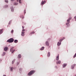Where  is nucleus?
I'll list each match as a JSON object with an SVG mask.
<instances>
[{
    "label": "nucleus",
    "mask_w": 76,
    "mask_h": 76,
    "mask_svg": "<svg viewBox=\"0 0 76 76\" xmlns=\"http://www.w3.org/2000/svg\"><path fill=\"white\" fill-rule=\"evenodd\" d=\"M19 3H21L20 0H19Z\"/></svg>",
    "instance_id": "34"
},
{
    "label": "nucleus",
    "mask_w": 76,
    "mask_h": 76,
    "mask_svg": "<svg viewBox=\"0 0 76 76\" xmlns=\"http://www.w3.org/2000/svg\"><path fill=\"white\" fill-rule=\"evenodd\" d=\"M5 1L6 3H8V1L7 0H5Z\"/></svg>",
    "instance_id": "21"
},
{
    "label": "nucleus",
    "mask_w": 76,
    "mask_h": 76,
    "mask_svg": "<svg viewBox=\"0 0 76 76\" xmlns=\"http://www.w3.org/2000/svg\"><path fill=\"white\" fill-rule=\"evenodd\" d=\"M74 18H75V20L76 21V16Z\"/></svg>",
    "instance_id": "29"
},
{
    "label": "nucleus",
    "mask_w": 76,
    "mask_h": 76,
    "mask_svg": "<svg viewBox=\"0 0 76 76\" xmlns=\"http://www.w3.org/2000/svg\"><path fill=\"white\" fill-rule=\"evenodd\" d=\"M11 10L12 12H13V7H12V8H11Z\"/></svg>",
    "instance_id": "20"
},
{
    "label": "nucleus",
    "mask_w": 76,
    "mask_h": 76,
    "mask_svg": "<svg viewBox=\"0 0 76 76\" xmlns=\"http://www.w3.org/2000/svg\"><path fill=\"white\" fill-rule=\"evenodd\" d=\"M66 66H67V64H63V67H66Z\"/></svg>",
    "instance_id": "10"
},
{
    "label": "nucleus",
    "mask_w": 76,
    "mask_h": 76,
    "mask_svg": "<svg viewBox=\"0 0 76 76\" xmlns=\"http://www.w3.org/2000/svg\"><path fill=\"white\" fill-rule=\"evenodd\" d=\"M14 42L15 43H17V42H18V40L16 39L14 40Z\"/></svg>",
    "instance_id": "14"
},
{
    "label": "nucleus",
    "mask_w": 76,
    "mask_h": 76,
    "mask_svg": "<svg viewBox=\"0 0 76 76\" xmlns=\"http://www.w3.org/2000/svg\"><path fill=\"white\" fill-rule=\"evenodd\" d=\"M44 49V47H42V48L40 49V50H43Z\"/></svg>",
    "instance_id": "16"
},
{
    "label": "nucleus",
    "mask_w": 76,
    "mask_h": 76,
    "mask_svg": "<svg viewBox=\"0 0 76 76\" xmlns=\"http://www.w3.org/2000/svg\"><path fill=\"white\" fill-rule=\"evenodd\" d=\"M3 29H1L0 30V35L2 33H3Z\"/></svg>",
    "instance_id": "6"
},
{
    "label": "nucleus",
    "mask_w": 76,
    "mask_h": 76,
    "mask_svg": "<svg viewBox=\"0 0 76 76\" xmlns=\"http://www.w3.org/2000/svg\"><path fill=\"white\" fill-rule=\"evenodd\" d=\"M15 63V61H12V64H13V63Z\"/></svg>",
    "instance_id": "27"
},
{
    "label": "nucleus",
    "mask_w": 76,
    "mask_h": 76,
    "mask_svg": "<svg viewBox=\"0 0 76 76\" xmlns=\"http://www.w3.org/2000/svg\"><path fill=\"white\" fill-rule=\"evenodd\" d=\"M24 13H26V10H24Z\"/></svg>",
    "instance_id": "28"
},
{
    "label": "nucleus",
    "mask_w": 76,
    "mask_h": 76,
    "mask_svg": "<svg viewBox=\"0 0 76 76\" xmlns=\"http://www.w3.org/2000/svg\"><path fill=\"white\" fill-rule=\"evenodd\" d=\"M14 5H18V3H16V2H15L14 3Z\"/></svg>",
    "instance_id": "18"
},
{
    "label": "nucleus",
    "mask_w": 76,
    "mask_h": 76,
    "mask_svg": "<svg viewBox=\"0 0 76 76\" xmlns=\"http://www.w3.org/2000/svg\"><path fill=\"white\" fill-rule=\"evenodd\" d=\"M11 1H13V0H11Z\"/></svg>",
    "instance_id": "37"
},
{
    "label": "nucleus",
    "mask_w": 76,
    "mask_h": 76,
    "mask_svg": "<svg viewBox=\"0 0 76 76\" xmlns=\"http://www.w3.org/2000/svg\"><path fill=\"white\" fill-rule=\"evenodd\" d=\"M17 1H18V0H17Z\"/></svg>",
    "instance_id": "38"
},
{
    "label": "nucleus",
    "mask_w": 76,
    "mask_h": 76,
    "mask_svg": "<svg viewBox=\"0 0 76 76\" xmlns=\"http://www.w3.org/2000/svg\"><path fill=\"white\" fill-rule=\"evenodd\" d=\"M73 66H76V64H74L73 65Z\"/></svg>",
    "instance_id": "33"
},
{
    "label": "nucleus",
    "mask_w": 76,
    "mask_h": 76,
    "mask_svg": "<svg viewBox=\"0 0 76 76\" xmlns=\"http://www.w3.org/2000/svg\"><path fill=\"white\" fill-rule=\"evenodd\" d=\"M3 76H6V75H4Z\"/></svg>",
    "instance_id": "36"
},
{
    "label": "nucleus",
    "mask_w": 76,
    "mask_h": 76,
    "mask_svg": "<svg viewBox=\"0 0 76 76\" xmlns=\"http://www.w3.org/2000/svg\"><path fill=\"white\" fill-rule=\"evenodd\" d=\"M14 48V47H12V48H11L10 49V52H12V54H13L15 52V50H13V49Z\"/></svg>",
    "instance_id": "4"
},
{
    "label": "nucleus",
    "mask_w": 76,
    "mask_h": 76,
    "mask_svg": "<svg viewBox=\"0 0 76 76\" xmlns=\"http://www.w3.org/2000/svg\"><path fill=\"white\" fill-rule=\"evenodd\" d=\"M50 56V53L49 52L48 54V57H49Z\"/></svg>",
    "instance_id": "15"
},
{
    "label": "nucleus",
    "mask_w": 76,
    "mask_h": 76,
    "mask_svg": "<svg viewBox=\"0 0 76 76\" xmlns=\"http://www.w3.org/2000/svg\"><path fill=\"white\" fill-rule=\"evenodd\" d=\"M23 29H24V27L23 26H22Z\"/></svg>",
    "instance_id": "30"
},
{
    "label": "nucleus",
    "mask_w": 76,
    "mask_h": 76,
    "mask_svg": "<svg viewBox=\"0 0 76 76\" xmlns=\"http://www.w3.org/2000/svg\"><path fill=\"white\" fill-rule=\"evenodd\" d=\"M59 60V54H58V56L56 57V60Z\"/></svg>",
    "instance_id": "9"
},
{
    "label": "nucleus",
    "mask_w": 76,
    "mask_h": 76,
    "mask_svg": "<svg viewBox=\"0 0 76 76\" xmlns=\"http://www.w3.org/2000/svg\"><path fill=\"white\" fill-rule=\"evenodd\" d=\"M35 33V32L34 31H33L31 32V34H34Z\"/></svg>",
    "instance_id": "23"
},
{
    "label": "nucleus",
    "mask_w": 76,
    "mask_h": 76,
    "mask_svg": "<svg viewBox=\"0 0 76 76\" xmlns=\"http://www.w3.org/2000/svg\"><path fill=\"white\" fill-rule=\"evenodd\" d=\"M45 1H42L41 3V4H42V5L43 4H45Z\"/></svg>",
    "instance_id": "11"
},
{
    "label": "nucleus",
    "mask_w": 76,
    "mask_h": 76,
    "mask_svg": "<svg viewBox=\"0 0 76 76\" xmlns=\"http://www.w3.org/2000/svg\"><path fill=\"white\" fill-rule=\"evenodd\" d=\"M6 7H8V6H7V5H6Z\"/></svg>",
    "instance_id": "35"
},
{
    "label": "nucleus",
    "mask_w": 76,
    "mask_h": 76,
    "mask_svg": "<svg viewBox=\"0 0 76 76\" xmlns=\"http://www.w3.org/2000/svg\"><path fill=\"white\" fill-rule=\"evenodd\" d=\"M19 64V63L18 62L17 63V65H18Z\"/></svg>",
    "instance_id": "32"
},
{
    "label": "nucleus",
    "mask_w": 76,
    "mask_h": 76,
    "mask_svg": "<svg viewBox=\"0 0 76 76\" xmlns=\"http://www.w3.org/2000/svg\"><path fill=\"white\" fill-rule=\"evenodd\" d=\"M21 57V55L19 54L18 55V58H20Z\"/></svg>",
    "instance_id": "17"
},
{
    "label": "nucleus",
    "mask_w": 76,
    "mask_h": 76,
    "mask_svg": "<svg viewBox=\"0 0 76 76\" xmlns=\"http://www.w3.org/2000/svg\"><path fill=\"white\" fill-rule=\"evenodd\" d=\"M25 31V30L24 29H23V30L22 31Z\"/></svg>",
    "instance_id": "31"
},
{
    "label": "nucleus",
    "mask_w": 76,
    "mask_h": 76,
    "mask_svg": "<svg viewBox=\"0 0 76 76\" xmlns=\"http://www.w3.org/2000/svg\"><path fill=\"white\" fill-rule=\"evenodd\" d=\"M13 69V67H12L11 69V71H12V70Z\"/></svg>",
    "instance_id": "24"
},
{
    "label": "nucleus",
    "mask_w": 76,
    "mask_h": 76,
    "mask_svg": "<svg viewBox=\"0 0 76 76\" xmlns=\"http://www.w3.org/2000/svg\"><path fill=\"white\" fill-rule=\"evenodd\" d=\"M21 18H22V19H24V17L22 16V17H20Z\"/></svg>",
    "instance_id": "25"
},
{
    "label": "nucleus",
    "mask_w": 76,
    "mask_h": 76,
    "mask_svg": "<svg viewBox=\"0 0 76 76\" xmlns=\"http://www.w3.org/2000/svg\"><path fill=\"white\" fill-rule=\"evenodd\" d=\"M21 35L22 36H24V35H25V32L22 31Z\"/></svg>",
    "instance_id": "7"
},
{
    "label": "nucleus",
    "mask_w": 76,
    "mask_h": 76,
    "mask_svg": "<svg viewBox=\"0 0 76 76\" xmlns=\"http://www.w3.org/2000/svg\"><path fill=\"white\" fill-rule=\"evenodd\" d=\"M6 54V53L5 52H3V53L2 54L3 56H4Z\"/></svg>",
    "instance_id": "19"
},
{
    "label": "nucleus",
    "mask_w": 76,
    "mask_h": 76,
    "mask_svg": "<svg viewBox=\"0 0 76 76\" xmlns=\"http://www.w3.org/2000/svg\"><path fill=\"white\" fill-rule=\"evenodd\" d=\"M46 45H48H48H49V43H48V42L47 41L46 42Z\"/></svg>",
    "instance_id": "13"
},
{
    "label": "nucleus",
    "mask_w": 76,
    "mask_h": 76,
    "mask_svg": "<svg viewBox=\"0 0 76 76\" xmlns=\"http://www.w3.org/2000/svg\"><path fill=\"white\" fill-rule=\"evenodd\" d=\"M13 41H14V40H13V38H11L10 39H9L7 41V42H10V43H11L12 42H13Z\"/></svg>",
    "instance_id": "2"
},
{
    "label": "nucleus",
    "mask_w": 76,
    "mask_h": 76,
    "mask_svg": "<svg viewBox=\"0 0 76 76\" xmlns=\"http://www.w3.org/2000/svg\"><path fill=\"white\" fill-rule=\"evenodd\" d=\"M65 39V38L63 37V39H60L59 40V42H60H60H58L57 45L58 46H60V45H61V41H63V39Z\"/></svg>",
    "instance_id": "3"
},
{
    "label": "nucleus",
    "mask_w": 76,
    "mask_h": 76,
    "mask_svg": "<svg viewBox=\"0 0 76 76\" xmlns=\"http://www.w3.org/2000/svg\"><path fill=\"white\" fill-rule=\"evenodd\" d=\"M8 49V48L7 47H6L4 48V50L7 51Z\"/></svg>",
    "instance_id": "12"
},
{
    "label": "nucleus",
    "mask_w": 76,
    "mask_h": 76,
    "mask_svg": "<svg viewBox=\"0 0 76 76\" xmlns=\"http://www.w3.org/2000/svg\"><path fill=\"white\" fill-rule=\"evenodd\" d=\"M11 33H12V34L13 33V30H12L11 31Z\"/></svg>",
    "instance_id": "26"
},
{
    "label": "nucleus",
    "mask_w": 76,
    "mask_h": 76,
    "mask_svg": "<svg viewBox=\"0 0 76 76\" xmlns=\"http://www.w3.org/2000/svg\"><path fill=\"white\" fill-rule=\"evenodd\" d=\"M61 63V61H57L56 62V64H60Z\"/></svg>",
    "instance_id": "8"
},
{
    "label": "nucleus",
    "mask_w": 76,
    "mask_h": 76,
    "mask_svg": "<svg viewBox=\"0 0 76 76\" xmlns=\"http://www.w3.org/2000/svg\"><path fill=\"white\" fill-rule=\"evenodd\" d=\"M71 68L72 69H74V66H72Z\"/></svg>",
    "instance_id": "22"
},
{
    "label": "nucleus",
    "mask_w": 76,
    "mask_h": 76,
    "mask_svg": "<svg viewBox=\"0 0 76 76\" xmlns=\"http://www.w3.org/2000/svg\"><path fill=\"white\" fill-rule=\"evenodd\" d=\"M35 72V71L31 70L28 73V76H31V75H32L34 74Z\"/></svg>",
    "instance_id": "1"
},
{
    "label": "nucleus",
    "mask_w": 76,
    "mask_h": 76,
    "mask_svg": "<svg viewBox=\"0 0 76 76\" xmlns=\"http://www.w3.org/2000/svg\"><path fill=\"white\" fill-rule=\"evenodd\" d=\"M71 19H72V17L69 18V19L67 20V22L66 23V25H68V24H69L70 23V20H71Z\"/></svg>",
    "instance_id": "5"
}]
</instances>
